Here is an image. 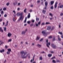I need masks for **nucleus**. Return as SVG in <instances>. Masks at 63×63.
Masks as SVG:
<instances>
[{"label":"nucleus","mask_w":63,"mask_h":63,"mask_svg":"<svg viewBox=\"0 0 63 63\" xmlns=\"http://www.w3.org/2000/svg\"><path fill=\"white\" fill-rule=\"evenodd\" d=\"M48 57H51V56H52V54H49L48 55Z\"/></svg>","instance_id":"5701e85b"},{"label":"nucleus","mask_w":63,"mask_h":63,"mask_svg":"<svg viewBox=\"0 0 63 63\" xmlns=\"http://www.w3.org/2000/svg\"><path fill=\"white\" fill-rule=\"evenodd\" d=\"M5 51V50H4V49H2V50H0V52H4Z\"/></svg>","instance_id":"412c9836"},{"label":"nucleus","mask_w":63,"mask_h":63,"mask_svg":"<svg viewBox=\"0 0 63 63\" xmlns=\"http://www.w3.org/2000/svg\"><path fill=\"white\" fill-rule=\"evenodd\" d=\"M48 4V3L46 1L45 3L46 7H47V5Z\"/></svg>","instance_id":"6ab92c4d"},{"label":"nucleus","mask_w":63,"mask_h":63,"mask_svg":"<svg viewBox=\"0 0 63 63\" xmlns=\"http://www.w3.org/2000/svg\"><path fill=\"white\" fill-rule=\"evenodd\" d=\"M57 2H56L55 3V9H56V8L57 7Z\"/></svg>","instance_id":"9d476101"},{"label":"nucleus","mask_w":63,"mask_h":63,"mask_svg":"<svg viewBox=\"0 0 63 63\" xmlns=\"http://www.w3.org/2000/svg\"><path fill=\"white\" fill-rule=\"evenodd\" d=\"M9 22V21H7L6 22V26H7L8 25V23Z\"/></svg>","instance_id":"c03bdc74"},{"label":"nucleus","mask_w":63,"mask_h":63,"mask_svg":"<svg viewBox=\"0 0 63 63\" xmlns=\"http://www.w3.org/2000/svg\"><path fill=\"white\" fill-rule=\"evenodd\" d=\"M55 57H52L51 58V59L52 60L53 59H55Z\"/></svg>","instance_id":"a19ab883"},{"label":"nucleus","mask_w":63,"mask_h":63,"mask_svg":"<svg viewBox=\"0 0 63 63\" xmlns=\"http://www.w3.org/2000/svg\"><path fill=\"white\" fill-rule=\"evenodd\" d=\"M25 33L26 32L25 31H23L22 32V35H25Z\"/></svg>","instance_id":"9b49d317"},{"label":"nucleus","mask_w":63,"mask_h":63,"mask_svg":"<svg viewBox=\"0 0 63 63\" xmlns=\"http://www.w3.org/2000/svg\"><path fill=\"white\" fill-rule=\"evenodd\" d=\"M49 45V46H50V43L49 42L48 43H47V47H49V45Z\"/></svg>","instance_id":"6e6552de"},{"label":"nucleus","mask_w":63,"mask_h":63,"mask_svg":"<svg viewBox=\"0 0 63 63\" xmlns=\"http://www.w3.org/2000/svg\"><path fill=\"white\" fill-rule=\"evenodd\" d=\"M52 62L53 63H56V61L54 60H52Z\"/></svg>","instance_id":"7c9ffc66"},{"label":"nucleus","mask_w":63,"mask_h":63,"mask_svg":"<svg viewBox=\"0 0 63 63\" xmlns=\"http://www.w3.org/2000/svg\"><path fill=\"white\" fill-rule=\"evenodd\" d=\"M57 62H60V61L59 60H57Z\"/></svg>","instance_id":"13d9d810"},{"label":"nucleus","mask_w":63,"mask_h":63,"mask_svg":"<svg viewBox=\"0 0 63 63\" xmlns=\"http://www.w3.org/2000/svg\"><path fill=\"white\" fill-rule=\"evenodd\" d=\"M3 13H4V11H1L0 14H1V15H2V14H3Z\"/></svg>","instance_id":"cd10ccee"},{"label":"nucleus","mask_w":63,"mask_h":63,"mask_svg":"<svg viewBox=\"0 0 63 63\" xmlns=\"http://www.w3.org/2000/svg\"><path fill=\"white\" fill-rule=\"evenodd\" d=\"M28 17L29 18L30 17V13H29V14L28 16Z\"/></svg>","instance_id":"aec40b11"},{"label":"nucleus","mask_w":63,"mask_h":63,"mask_svg":"<svg viewBox=\"0 0 63 63\" xmlns=\"http://www.w3.org/2000/svg\"><path fill=\"white\" fill-rule=\"evenodd\" d=\"M33 61H33V59H32V60H31V62H33Z\"/></svg>","instance_id":"69168bd1"},{"label":"nucleus","mask_w":63,"mask_h":63,"mask_svg":"<svg viewBox=\"0 0 63 63\" xmlns=\"http://www.w3.org/2000/svg\"><path fill=\"white\" fill-rule=\"evenodd\" d=\"M51 26H48L47 28V30H50L51 29Z\"/></svg>","instance_id":"423d86ee"},{"label":"nucleus","mask_w":63,"mask_h":63,"mask_svg":"<svg viewBox=\"0 0 63 63\" xmlns=\"http://www.w3.org/2000/svg\"><path fill=\"white\" fill-rule=\"evenodd\" d=\"M37 47H38L39 48H40L41 47V45H39V44H38L37 45Z\"/></svg>","instance_id":"4468645a"},{"label":"nucleus","mask_w":63,"mask_h":63,"mask_svg":"<svg viewBox=\"0 0 63 63\" xmlns=\"http://www.w3.org/2000/svg\"><path fill=\"white\" fill-rule=\"evenodd\" d=\"M26 10H27V9L25 8L24 11V13H26Z\"/></svg>","instance_id":"4be33fe9"},{"label":"nucleus","mask_w":63,"mask_h":63,"mask_svg":"<svg viewBox=\"0 0 63 63\" xmlns=\"http://www.w3.org/2000/svg\"><path fill=\"white\" fill-rule=\"evenodd\" d=\"M4 17H7V15L6 14H5L4 15Z\"/></svg>","instance_id":"b1692460"},{"label":"nucleus","mask_w":63,"mask_h":63,"mask_svg":"<svg viewBox=\"0 0 63 63\" xmlns=\"http://www.w3.org/2000/svg\"><path fill=\"white\" fill-rule=\"evenodd\" d=\"M30 12L31 13V12H32V10H31L30 11Z\"/></svg>","instance_id":"338daca9"},{"label":"nucleus","mask_w":63,"mask_h":63,"mask_svg":"<svg viewBox=\"0 0 63 63\" xmlns=\"http://www.w3.org/2000/svg\"><path fill=\"white\" fill-rule=\"evenodd\" d=\"M2 20H3V19L2 18H0V22H1V21H2Z\"/></svg>","instance_id":"3c124183"},{"label":"nucleus","mask_w":63,"mask_h":63,"mask_svg":"<svg viewBox=\"0 0 63 63\" xmlns=\"http://www.w3.org/2000/svg\"><path fill=\"white\" fill-rule=\"evenodd\" d=\"M7 50L8 51H9L10 52H11V49H8Z\"/></svg>","instance_id":"bb28decb"},{"label":"nucleus","mask_w":63,"mask_h":63,"mask_svg":"<svg viewBox=\"0 0 63 63\" xmlns=\"http://www.w3.org/2000/svg\"><path fill=\"white\" fill-rule=\"evenodd\" d=\"M41 53H45V52H44V51H43L42 52H41Z\"/></svg>","instance_id":"bf43d9fd"},{"label":"nucleus","mask_w":63,"mask_h":63,"mask_svg":"<svg viewBox=\"0 0 63 63\" xmlns=\"http://www.w3.org/2000/svg\"><path fill=\"white\" fill-rule=\"evenodd\" d=\"M0 31L1 32H3V30L2 29V28L0 27Z\"/></svg>","instance_id":"f3484780"},{"label":"nucleus","mask_w":63,"mask_h":63,"mask_svg":"<svg viewBox=\"0 0 63 63\" xmlns=\"http://www.w3.org/2000/svg\"><path fill=\"white\" fill-rule=\"evenodd\" d=\"M50 24V23L46 22V24L47 25V24Z\"/></svg>","instance_id":"e433bc0d"},{"label":"nucleus","mask_w":63,"mask_h":63,"mask_svg":"<svg viewBox=\"0 0 63 63\" xmlns=\"http://www.w3.org/2000/svg\"><path fill=\"white\" fill-rule=\"evenodd\" d=\"M49 15L50 16H52L53 15L51 14V13H50L49 14Z\"/></svg>","instance_id":"58836bf2"},{"label":"nucleus","mask_w":63,"mask_h":63,"mask_svg":"<svg viewBox=\"0 0 63 63\" xmlns=\"http://www.w3.org/2000/svg\"><path fill=\"white\" fill-rule=\"evenodd\" d=\"M8 41L9 42H11L12 41V39H9L8 40Z\"/></svg>","instance_id":"72a5a7b5"},{"label":"nucleus","mask_w":63,"mask_h":63,"mask_svg":"<svg viewBox=\"0 0 63 63\" xmlns=\"http://www.w3.org/2000/svg\"><path fill=\"white\" fill-rule=\"evenodd\" d=\"M47 6H46L43 9H45V10H47Z\"/></svg>","instance_id":"4d7b16f0"},{"label":"nucleus","mask_w":63,"mask_h":63,"mask_svg":"<svg viewBox=\"0 0 63 63\" xmlns=\"http://www.w3.org/2000/svg\"><path fill=\"white\" fill-rule=\"evenodd\" d=\"M38 25H39L41 24V21H40L39 22H38Z\"/></svg>","instance_id":"49530a36"},{"label":"nucleus","mask_w":63,"mask_h":63,"mask_svg":"<svg viewBox=\"0 0 63 63\" xmlns=\"http://www.w3.org/2000/svg\"><path fill=\"white\" fill-rule=\"evenodd\" d=\"M42 12L44 14H46V11L43 10H42Z\"/></svg>","instance_id":"2eb2a0df"},{"label":"nucleus","mask_w":63,"mask_h":63,"mask_svg":"<svg viewBox=\"0 0 63 63\" xmlns=\"http://www.w3.org/2000/svg\"><path fill=\"white\" fill-rule=\"evenodd\" d=\"M53 41H55L56 40V39H55V36H53Z\"/></svg>","instance_id":"ddd939ff"},{"label":"nucleus","mask_w":63,"mask_h":63,"mask_svg":"<svg viewBox=\"0 0 63 63\" xmlns=\"http://www.w3.org/2000/svg\"><path fill=\"white\" fill-rule=\"evenodd\" d=\"M51 45L52 47L53 48L55 49L56 48V46L54 45V44H52Z\"/></svg>","instance_id":"7ed1b4c3"},{"label":"nucleus","mask_w":63,"mask_h":63,"mask_svg":"<svg viewBox=\"0 0 63 63\" xmlns=\"http://www.w3.org/2000/svg\"><path fill=\"white\" fill-rule=\"evenodd\" d=\"M43 38H42L40 40V41L41 42V41H43Z\"/></svg>","instance_id":"5fc2aeb1"},{"label":"nucleus","mask_w":63,"mask_h":63,"mask_svg":"<svg viewBox=\"0 0 63 63\" xmlns=\"http://www.w3.org/2000/svg\"><path fill=\"white\" fill-rule=\"evenodd\" d=\"M45 25V23H42L41 24V26H43V25Z\"/></svg>","instance_id":"603ef678"},{"label":"nucleus","mask_w":63,"mask_h":63,"mask_svg":"<svg viewBox=\"0 0 63 63\" xmlns=\"http://www.w3.org/2000/svg\"><path fill=\"white\" fill-rule=\"evenodd\" d=\"M23 12H21V13L20 12H18L17 14V16H20L19 18L18 19V21H20V20L22 21L23 19L24 18V16H23Z\"/></svg>","instance_id":"f257e3e1"},{"label":"nucleus","mask_w":63,"mask_h":63,"mask_svg":"<svg viewBox=\"0 0 63 63\" xmlns=\"http://www.w3.org/2000/svg\"><path fill=\"white\" fill-rule=\"evenodd\" d=\"M20 53L21 54V56L22 58H26L27 57L28 55H26V53H27V52H24L23 51H21Z\"/></svg>","instance_id":"f03ea898"},{"label":"nucleus","mask_w":63,"mask_h":63,"mask_svg":"<svg viewBox=\"0 0 63 63\" xmlns=\"http://www.w3.org/2000/svg\"><path fill=\"white\" fill-rule=\"evenodd\" d=\"M27 23H28V24H30V21H28L27 22Z\"/></svg>","instance_id":"de8ad7c7"},{"label":"nucleus","mask_w":63,"mask_h":63,"mask_svg":"<svg viewBox=\"0 0 63 63\" xmlns=\"http://www.w3.org/2000/svg\"><path fill=\"white\" fill-rule=\"evenodd\" d=\"M40 0H38L37 1V3H40Z\"/></svg>","instance_id":"052dcab7"},{"label":"nucleus","mask_w":63,"mask_h":63,"mask_svg":"<svg viewBox=\"0 0 63 63\" xmlns=\"http://www.w3.org/2000/svg\"><path fill=\"white\" fill-rule=\"evenodd\" d=\"M27 17H26L25 18V20H24V23H26V20H27Z\"/></svg>","instance_id":"f8f14e48"},{"label":"nucleus","mask_w":63,"mask_h":63,"mask_svg":"<svg viewBox=\"0 0 63 63\" xmlns=\"http://www.w3.org/2000/svg\"><path fill=\"white\" fill-rule=\"evenodd\" d=\"M58 40H59V41H61V38H60V37H58Z\"/></svg>","instance_id":"8fccbe9b"},{"label":"nucleus","mask_w":63,"mask_h":63,"mask_svg":"<svg viewBox=\"0 0 63 63\" xmlns=\"http://www.w3.org/2000/svg\"><path fill=\"white\" fill-rule=\"evenodd\" d=\"M63 15V13H61L60 14V16H62Z\"/></svg>","instance_id":"864d4df0"},{"label":"nucleus","mask_w":63,"mask_h":63,"mask_svg":"<svg viewBox=\"0 0 63 63\" xmlns=\"http://www.w3.org/2000/svg\"><path fill=\"white\" fill-rule=\"evenodd\" d=\"M16 2L15 1V2H13V5L15 6L16 5Z\"/></svg>","instance_id":"ea45409f"},{"label":"nucleus","mask_w":63,"mask_h":63,"mask_svg":"<svg viewBox=\"0 0 63 63\" xmlns=\"http://www.w3.org/2000/svg\"><path fill=\"white\" fill-rule=\"evenodd\" d=\"M31 21L33 23H34V22H35V20H32Z\"/></svg>","instance_id":"a18cd8bd"},{"label":"nucleus","mask_w":63,"mask_h":63,"mask_svg":"<svg viewBox=\"0 0 63 63\" xmlns=\"http://www.w3.org/2000/svg\"><path fill=\"white\" fill-rule=\"evenodd\" d=\"M36 21H39V18H38L37 17H36Z\"/></svg>","instance_id":"f704fd0d"},{"label":"nucleus","mask_w":63,"mask_h":63,"mask_svg":"<svg viewBox=\"0 0 63 63\" xmlns=\"http://www.w3.org/2000/svg\"><path fill=\"white\" fill-rule=\"evenodd\" d=\"M13 13H14V16H16V11L15 10H14L13 11Z\"/></svg>","instance_id":"0eeeda50"},{"label":"nucleus","mask_w":63,"mask_h":63,"mask_svg":"<svg viewBox=\"0 0 63 63\" xmlns=\"http://www.w3.org/2000/svg\"><path fill=\"white\" fill-rule=\"evenodd\" d=\"M51 9H52V10H53V6H52L51 7Z\"/></svg>","instance_id":"79ce46f5"},{"label":"nucleus","mask_w":63,"mask_h":63,"mask_svg":"<svg viewBox=\"0 0 63 63\" xmlns=\"http://www.w3.org/2000/svg\"><path fill=\"white\" fill-rule=\"evenodd\" d=\"M3 11H6V10H7V8H6L4 7L3 8Z\"/></svg>","instance_id":"393cba45"},{"label":"nucleus","mask_w":63,"mask_h":63,"mask_svg":"<svg viewBox=\"0 0 63 63\" xmlns=\"http://www.w3.org/2000/svg\"><path fill=\"white\" fill-rule=\"evenodd\" d=\"M42 33L43 34L44 36H46L47 35V34L46 33V32L44 31H43L42 32Z\"/></svg>","instance_id":"20e7f679"},{"label":"nucleus","mask_w":63,"mask_h":63,"mask_svg":"<svg viewBox=\"0 0 63 63\" xmlns=\"http://www.w3.org/2000/svg\"><path fill=\"white\" fill-rule=\"evenodd\" d=\"M35 25H36V26H38V24H37V23H36L35 24Z\"/></svg>","instance_id":"680f3d73"},{"label":"nucleus","mask_w":63,"mask_h":63,"mask_svg":"<svg viewBox=\"0 0 63 63\" xmlns=\"http://www.w3.org/2000/svg\"><path fill=\"white\" fill-rule=\"evenodd\" d=\"M10 52L8 51L7 52V54H10Z\"/></svg>","instance_id":"473e14b6"},{"label":"nucleus","mask_w":63,"mask_h":63,"mask_svg":"<svg viewBox=\"0 0 63 63\" xmlns=\"http://www.w3.org/2000/svg\"><path fill=\"white\" fill-rule=\"evenodd\" d=\"M58 33L59 34H60L61 35H62V32H58Z\"/></svg>","instance_id":"37998d69"},{"label":"nucleus","mask_w":63,"mask_h":63,"mask_svg":"<svg viewBox=\"0 0 63 63\" xmlns=\"http://www.w3.org/2000/svg\"><path fill=\"white\" fill-rule=\"evenodd\" d=\"M16 16H14V17L13 18V20L14 22H15L16 21Z\"/></svg>","instance_id":"1a4fd4ad"},{"label":"nucleus","mask_w":63,"mask_h":63,"mask_svg":"<svg viewBox=\"0 0 63 63\" xmlns=\"http://www.w3.org/2000/svg\"><path fill=\"white\" fill-rule=\"evenodd\" d=\"M3 29L4 31H6V27H3Z\"/></svg>","instance_id":"a878e982"},{"label":"nucleus","mask_w":63,"mask_h":63,"mask_svg":"<svg viewBox=\"0 0 63 63\" xmlns=\"http://www.w3.org/2000/svg\"><path fill=\"white\" fill-rule=\"evenodd\" d=\"M61 37L62 39H63V35H62Z\"/></svg>","instance_id":"0e129e2a"},{"label":"nucleus","mask_w":63,"mask_h":63,"mask_svg":"<svg viewBox=\"0 0 63 63\" xmlns=\"http://www.w3.org/2000/svg\"><path fill=\"white\" fill-rule=\"evenodd\" d=\"M52 38V36H50L48 38V39H51Z\"/></svg>","instance_id":"2f4dec72"},{"label":"nucleus","mask_w":63,"mask_h":63,"mask_svg":"<svg viewBox=\"0 0 63 63\" xmlns=\"http://www.w3.org/2000/svg\"><path fill=\"white\" fill-rule=\"evenodd\" d=\"M8 46H5V47L6 48H8Z\"/></svg>","instance_id":"e2e57ef3"},{"label":"nucleus","mask_w":63,"mask_h":63,"mask_svg":"<svg viewBox=\"0 0 63 63\" xmlns=\"http://www.w3.org/2000/svg\"><path fill=\"white\" fill-rule=\"evenodd\" d=\"M51 5H52L54 3V1H51L50 2Z\"/></svg>","instance_id":"dca6fc26"},{"label":"nucleus","mask_w":63,"mask_h":63,"mask_svg":"<svg viewBox=\"0 0 63 63\" xmlns=\"http://www.w3.org/2000/svg\"><path fill=\"white\" fill-rule=\"evenodd\" d=\"M12 33L10 32H8L7 34V36L8 37H11L12 35Z\"/></svg>","instance_id":"39448f33"},{"label":"nucleus","mask_w":63,"mask_h":63,"mask_svg":"<svg viewBox=\"0 0 63 63\" xmlns=\"http://www.w3.org/2000/svg\"><path fill=\"white\" fill-rule=\"evenodd\" d=\"M39 60H43V58H42V56H40L39 57Z\"/></svg>","instance_id":"a211bd4d"},{"label":"nucleus","mask_w":63,"mask_h":63,"mask_svg":"<svg viewBox=\"0 0 63 63\" xmlns=\"http://www.w3.org/2000/svg\"><path fill=\"white\" fill-rule=\"evenodd\" d=\"M54 27H52V28L51 29V31H52V30H54Z\"/></svg>","instance_id":"c756f323"},{"label":"nucleus","mask_w":63,"mask_h":63,"mask_svg":"<svg viewBox=\"0 0 63 63\" xmlns=\"http://www.w3.org/2000/svg\"><path fill=\"white\" fill-rule=\"evenodd\" d=\"M18 6H19L20 5V3H18Z\"/></svg>","instance_id":"774afa93"},{"label":"nucleus","mask_w":63,"mask_h":63,"mask_svg":"<svg viewBox=\"0 0 63 63\" xmlns=\"http://www.w3.org/2000/svg\"><path fill=\"white\" fill-rule=\"evenodd\" d=\"M39 39H40V37L37 36L36 38V40H39Z\"/></svg>","instance_id":"c85d7f7f"},{"label":"nucleus","mask_w":63,"mask_h":63,"mask_svg":"<svg viewBox=\"0 0 63 63\" xmlns=\"http://www.w3.org/2000/svg\"><path fill=\"white\" fill-rule=\"evenodd\" d=\"M63 7V5H62L60 6V8H62Z\"/></svg>","instance_id":"4c0bfd02"},{"label":"nucleus","mask_w":63,"mask_h":63,"mask_svg":"<svg viewBox=\"0 0 63 63\" xmlns=\"http://www.w3.org/2000/svg\"><path fill=\"white\" fill-rule=\"evenodd\" d=\"M33 23L31 24L30 25V26L31 27L32 26H33Z\"/></svg>","instance_id":"c9c22d12"},{"label":"nucleus","mask_w":63,"mask_h":63,"mask_svg":"<svg viewBox=\"0 0 63 63\" xmlns=\"http://www.w3.org/2000/svg\"><path fill=\"white\" fill-rule=\"evenodd\" d=\"M49 52L51 53H54V52L53 51H50Z\"/></svg>","instance_id":"6e6d98bb"},{"label":"nucleus","mask_w":63,"mask_h":63,"mask_svg":"<svg viewBox=\"0 0 63 63\" xmlns=\"http://www.w3.org/2000/svg\"><path fill=\"white\" fill-rule=\"evenodd\" d=\"M9 4H10V3L8 2L6 3V5L7 6H8Z\"/></svg>","instance_id":"09e8293b"}]
</instances>
